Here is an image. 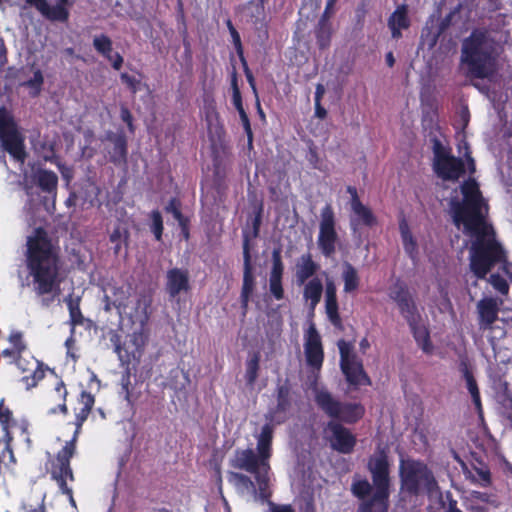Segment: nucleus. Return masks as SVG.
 Wrapping results in <instances>:
<instances>
[{
  "instance_id": "f257e3e1",
  "label": "nucleus",
  "mask_w": 512,
  "mask_h": 512,
  "mask_svg": "<svg viewBox=\"0 0 512 512\" xmlns=\"http://www.w3.org/2000/svg\"><path fill=\"white\" fill-rule=\"evenodd\" d=\"M462 200H452L450 208L453 223L463 225L464 233L472 238L469 249V267L480 280L497 265L507 262V254L498 241L496 231L487 221L488 204L475 178H468L460 185Z\"/></svg>"
},
{
  "instance_id": "f03ea898",
  "label": "nucleus",
  "mask_w": 512,
  "mask_h": 512,
  "mask_svg": "<svg viewBox=\"0 0 512 512\" xmlns=\"http://www.w3.org/2000/svg\"><path fill=\"white\" fill-rule=\"evenodd\" d=\"M27 246V267L33 277L35 293L38 296L53 294L50 299H43V304L48 306L60 294L59 255L41 228L36 231L35 237L28 240Z\"/></svg>"
},
{
  "instance_id": "7ed1b4c3",
  "label": "nucleus",
  "mask_w": 512,
  "mask_h": 512,
  "mask_svg": "<svg viewBox=\"0 0 512 512\" xmlns=\"http://www.w3.org/2000/svg\"><path fill=\"white\" fill-rule=\"evenodd\" d=\"M95 404V397L90 392L82 391L78 398V405L75 412V431L72 438L56 453L50 460L49 474L53 481L57 483L59 491L66 495L72 507L77 509L76 501L73 496V490L68 485V481L74 482L75 476L71 467V458L76 453V443L84 422L90 415Z\"/></svg>"
},
{
  "instance_id": "20e7f679",
  "label": "nucleus",
  "mask_w": 512,
  "mask_h": 512,
  "mask_svg": "<svg viewBox=\"0 0 512 512\" xmlns=\"http://www.w3.org/2000/svg\"><path fill=\"white\" fill-rule=\"evenodd\" d=\"M498 43L487 28H475L462 42L461 63L467 75L485 79L493 75L499 56Z\"/></svg>"
},
{
  "instance_id": "39448f33",
  "label": "nucleus",
  "mask_w": 512,
  "mask_h": 512,
  "mask_svg": "<svg viewBox=\"0 0 512 512\" xmlns=\"http://www.w3.org/2000/svg\"><path fill=\"white\" fill-rule=\"evenodd\" d=\"M8 341L11 347L4 349L0 355L7 360L8 364H14L23 374L21 382L27 390L36 387L45 377L48 367L29 351L26 342L23 340L22 332H11Z\"/></svg>"
},
{
  "instance_id": "423d86ee",
  "label": "nucleus",
  "mask_w": 512,
  "mask_h": 512,
  "mask_svg": "<svg viewBox=\"0 0 512 512\" xmlns=\"http://www.w3.org/2000/svg\"><path fill=\"white\" fill-rule=\"evenodd\" d=\"M367 468L375 489L372 497L361 503L358 512H388L390 471L386 452L381 450L377 455L370 457Z\"/></svg>"
},
{
  "instance_id": "0eeeda50",
  "label": "nucleus",
  "mask_w": 512,
  "mask_h": 512,
  "mask_svg": "<svg viewBox=\"0 0 512 512\" xmlns=\"http://www.w3.org/2000/svg\"><path fill=\"white\" fill-rule=\"evenodd\" d=\"M0 470H12L17 463L12 442L14 440V430L19 431L21 440L28 446L31 445L29 433V423L27 420L18 421L14 418L12 410L5 405V399L0 400Z\"/></svg>"
},
{
  "instance_id": "6e6552de",
  "label": "nucleus",
  "mask_w": 512,
  "mask_h": 512,
  "mask_svg": "<svg viewBox=\"0 0 512 512\" xmlns=\"http://www.w3.org/2000/svg\"><path fill=\"white\" fill-rule=\"evenodd\" d=\"M400 489L410 496L426 494L429 497L439 492V485L428 466L416 460H408L400 466Z\"/></svg>"
},
{
  "instance_id": "1a4fd4ad",
  "label": "nucleus",
  "mask_w": 512,
  "mask_h": 512,
  "mask_svg": "<svg viewBox=\"0 0 512 512\" xmlns=\"http://www.w3.org/2000/svg\"><path fill=\"white\" fill-rule=\"evenodd\" d=\"M230 465L235 469L252 474L260 488L261 498H271L272 491L269 487L270 463H265L253 449H237L234 453V457L230 460Z\"/></svg>"
},
{
  "instance_id": "9d476101",
  "label": "nucleus",
  "mask_w": 512,
  "mask_h": 512,
  "mask_svg": "<svg viewBox=\"0 0 512 512\" xmlns=\"http://www.w3.org/2000/svg\"><path fill=\"white\" fill-rule=\"evenodd\" d=\"M433 151V171L444 181H458L465 173L466 167L460 157L451 154V149L443 145L440 139H431Z\"/></svg>"
},
{
  "instance_id": "9b49d317",
  "label": "nucleus",
  "mask_w": 512,
  "mask_h": 512,
  "mask_svg": "<svg viewBox=\"0 0 512 512\" xmlns=\"http://www.w3.org/2000/svg\"><path fill=\"white\" fill-rule=\"evenodd\" d=\"M340 353V368L349 386H371L372 381L364 369L362 360L353 351L351 343L341 339L337 343Z\"/></svg>"
},
{
  "instance_id": "f8f14e48",
  "label": "nucleus",
  "mask_w": 512,
  "mask_h": 512,
  "mask_svg": "<svg viewBox=\"0 0 512 512\" xmlns=\"http://www.w3.org/2000/svg\"><path fill=\"white\" fill-rule=\"evenodd\" d=\"M0 141L3 149L13 158L21 162L25 160L24 138L18 131L13 116L5 107H0Z\"/></svg>"
},
{
  "instance_id": "ddd939ff",
  "label": "nucleus",
  "mask_w": 512,
  "mask_h": 512,
  "mask_svg": "<svg viewBox=\"0 0 512 512\" xmlns=\"http://www.w3.org/2000/svg\"><path fill=\"white\" fill-rule=\"evenodd\" d=\"M0 141L3 149L13 158L21 162L25 160L24 138L18 131L13 116L5 107H0Z\"/></svg>"
},
{
  "instance_id": "4468645a",
  "label": "nucleus",
  "mask_w": 512,
  "mask_h": 512,
  "mask_svg": "<svg viewBox=\"0 0 512 512\" xmlns=\"http://www.w3.org/2000/svg\"><path fill=\"white\" fill-rule=\"evenodd\" d=\"M338 233L336 231V217L331 204H326L320 213L319 233L317 244L325 257H331L336 252Z\"/></svg>"
},
{
  "instance_id": "2eb2a0df",
  "label": "nucleus",
  "mask_w": 512,
  "mask_h": 512,
  "mask_svg": "<svg viewBox=\"0 0 512 512\" xmlns=\"http://www.w3.org/2000/svg\"><path fill=\"white\" fill-rule=\"evenodd\" d=\"M304 340L306 364L314 371L319 372L324 362V349L321 336L313 323L305 332Z\"/></svg>"
},
{
  "instance_id": "dca6fc26",
  "label": "nucleus",
  "mask_w": 512,
  "mask_h": 512,
  "mask_svg": "<svg viewBox=\"0 0 512 512\" xmlns=\"http://www.w3.org/2000/svg\"><path fill=\"white\" fill-rule=\"evenodd\" d=\"M327 430L331 433L330 444L331 447L342 454H350L353 452L357 439L356 436L341 423L329 421Z\"/></svg>"
},
{
  "instance_id": "f3484780",
  "label": "nucleus",
  "mask_w": 512,
  "mask_h": 512,
  "mask_svg": "<svg viewBox=\"0 0 512 512\" xmlns=\"http://www.w3.org/2000/svg\"><path fill=\"white\" fill-rule=\"evenodd\" d=\"M243 259H244V271H243V284L240 294L241 307L245 311L248 307L250 297L254 291L255 278L253 275V269L251 264L250 254V239L249 236L244 232L243 235Z\"/></svg>"
},
{
  "instance_id": "a211bd4d",
  "label": "nucleus",
  "mask_w": 512,
  "mask_h": 512,
  "mask_svg": "<svg viewBox=\"0 0 512 512\" xmlns=\"http://www.w3.org/2000/svg\"><path fill=\"white\" fill-rule=\"evenodd\" d=\"M284 264L282 261L281 248H274L272 251V268L269 276V291L276 300L284 298L282 278Z\"/></svg>"
},
{
  "instance_id": "6ab92c4d",
  "label": "nucleus",
  "mask_w": 512,
  "mask_h": 512,
  "mask_svg": "<svg viewBox=\"0 0 512 512\" xmlns=\"http://www.w3.org/2000/svg\"><path fill=\"white\" fill-rule=\"evenodd\" d=\"M478 321L480 329H491L498 319L499 307L496 299L487 297L477 303Z\"/></svg>"
},
{
  "instance_id": "aec40b11",
  "label": "nucleus",
  "mask_w": 512,
  "mask_h": 512,
  "mask_svg": "<svg viewBox=\"0 0 512 512\" xmlns=\"http://www.w3.org/2000/svg\"><path fill=\"white\" fill-rule=\"evenodd\" d=\"M351 211L349 225L353 233H356L362 226L371 228L377 224V218L372 210L362 202L351 206Z\"/></svg>"
},
{
  "instance_id": "412c9836",
  "label": "nucleus",
  "mask_w": 512,
  "mask_h": 512,
  "mask_svg": "<svg viewBox=\"0 0 512 512\" xmlns=\"http://www.w3.org/2000/svg\"><path fill=\"white\" fill-rule=\"evenodd\" d=\"M276 400L277 404L272 410V414L276 419L277 423H282L286 420V413L291 408V386L288 380H285L283 384L277 386L276 389Z\"/></svg>"
},
{
  "instance_id": "4be33fe9",
  "label": "nucleus",
  "mask_w": 512,
  "mask_h": 512,
  "mask_svg": "<svg viewBox=\"0 0 512 512\" xmlns=\"http://www.w3.org/2000/svg\"><path fill=\"white\" fill-rule=\"evenodd\" d=\"M227 479L231 483L239 494L250 492L255 500H260L262 503L269 501V499H262L260 496V488L255 485L251 478L243 473L229 471Z\"/></svg>"
},
{
  "instance_id": "5701e85b",
  "label": "nucleus",
  "mask_w": 512,
  "mask_h": 512,
  "mask_svg": "<svg viewBox=\"0 0 512 512\" xmlns=\"http://www.w3.org/2000/svg\"><path fill=\"white\" fill-rule=\"evenodd\" d=\"M189 288V275L187 271L172 268L167 272L166 290L170 298H175L181 291H188Z\"/></svg>"
},
{
  "instance_id": "b1692460",
  "label": "nucleus",
  "mask_w": 512,
  "mask_h": 512,
  "mask_svg": "<svg viewBox=\"0 0 512 512\" xmlns=\"http://www.w3.org/2000/svg\"><path fill=\"white\" fill-rule=\"evenodd\" d=\"M417 346L427 355L433 353L434 346L431 341L430 331L421 320L408 324Z\"/></svg>"
},
{
  "instance_id": "393cba45",
  "label": "nucleus",
  "mask_w": 512,
  "mask_h": 512,
  "mask_svg": "<svg viewBox=\"0 0 512 512\" xmlns=\"http://www.w3.org/2000/svg\"><path fill=\"white\" fill-rule=\"evenodd\" d=\"M107 139L113 143L109 152L110 161L115 165L125 164L128 154L126 136L123 133H109Z\"/></svg>"
},
{
  "instance_id": "a878e982",
  "label": "nucleus",
  "mask_w": 512,
  "mask_h": 512,
  "mask_svg": "<svg viewBox=\"0 0 512 512\" xmlns=\"http://www.w3.org/2000/svg\"><path fill=\"white\" fill-rule=\"evenodd\" d=\"M315 403L327 416L336 419L340 413L341 403L327 390H318L315 393Z\"/></svg>"
},
{
  "instance_id": "bb28decb",
  "label": "nucleus",
  "mask_w": 512,
  "mask_h": 512,
  "mask_svg": "<svg viewBox=\"0 0 512 512\" xmlns=\"http://www.w3.org/2000/svg\"><path fill=\"white\" fill-rule=\"evenodd\" d=\"M460 371L463 375V378L466 381V387H467L468 392L471 395L472 402L475 406V409L479 415H482L483 408H482L480 391L478 388L477 381L473 375V372L469 368V365L467 364V362L462 361L460 363Z\"/></svg>"
},
{
  "instance_id": "cd10ccee",
  "label": "nucleus",
  "mask_w": 512,
  "mask_h": 512,
  "mask_svg": "<svg viewBox=\"0 0 512 512\" xmlns=\"http://www.w3.org/2000/svg\"><path fill=\"white\" fill-rule=\"evenodd\" d=\"M273 427L270 424L263 425L257 438V454L265 463H269L272 456Z\"/></svg>"
},
{
  "instance_id": "c85d7f7f",
  "label": "nucleus",
  "mask_w": 512,
  "mask_h": 512,
  "mask_svg": "<svg viewBox=\"0 0 512 512\" xmlns=\"http://www.w3.org/2000/svg\"><path fill=\"white\" fill-rule=\"evenodd\" d=\"M365 414V408L360 403H341L340 413L337 420L347 424L358 422Z\"/></svg>"
},
{
  "instance_id": "c756f323",
  "label": "nucleus",
  "mask_w": 512,
  "mask_h": 512,
  "mask_svg": "<svg viewBox=\"0 0 512 512\" xmlns=\"http://www.w3.org/2000/svg\"><path fill=\"white\" fill-rule=\"evenodd\" d=\"M45 19L51 22H67L70 16L66 5L57 2L51 6L48 1L38 11Z\"/></svg>"
},
{
  "instance_id": "7c9ffc66",
  "label": "nucleus",
  "mask_w": 512,
  "mask_h": 512,
  "mask_svg": "<svg viewBox=\"0 0 512 512\" xmlns=\"http://www.w3.org/2000/svg\"><path fill=\"white\" fill-rule=\"evenodd\" d=\"M319 269V265L314 262L310 253L303 254L297 264L296 278L299 284L305 283Z\"/></svg>"
},
{
  "instance_id": "2f4dec72",
  "label": "nucleus",
  "mask_w": 512,
  "mask_h": 512,
  "mask_svg": "<svg viewBox=\"0 0 512 512\" xmlns=\"http://www.w3.org/2000/svg\"><path fill=\"white\" fill-rule=\"evenodd\" d=\"M323 293V284L318 277L310 279L304 286L303 297L309 301L310 308L313 310L321 300Z\"/></svg>"
},
{
  "instance_id": "473e14b6",
  "label": "nucleus",
  "mask_w": 512,
  "mask_h": 512,
  "mask_svg": "<svg viewBox=\"0 0 512 512\" xmlns=\"http://www.w3.org/2000/svg\"><path fill=\"white\" fill-rule=\"evenodd\" d=\"M468 473L472 482H475L482 487H488L492 483L490 469L488 465L482 461H477L476 464H472V468Z\"/></svg>"
},
{
  "instance_id": "72a5a7b5",
  "label": "nucleus",
  "mask_w": 512,
  "mask_h": 512,
  "mask_svg": "<svg viewBox=\"0 0 512 512\" xmlns=\"http://www.w3.org/2000/svg\"><path fill=\"white\" fill-rule=\"evenodd\" d=\"M342 279L344 282L343 291L345 293L355 292L360 285V278L356 268L349 262H344Z\"/></svg>"
},
{
  "instance_id": "f704fd0d",
  "label": "nucleus",
  "mask_w": 512,
  "mask_h": 512,
  "mask_svg": "<svg viewBox=\"0 0 512 512\" xmlns=\"http://www.w3.org/2000/svg\"><path fill=\"white\" fill-rule=\"evenodd\" d=\"M387 25L402 28L404 30L410 27L411 21L408 16V8L405 4L398 6L394 10L388 18Z\"/></svg>"
},
{
  "instance_id": "c9c22d12",
  "label": "nucleus",
  "mask_w": 512,
  "mask_h": 512,
  "mask_svg": "<svg viewBox=\"0 0 512 512\" xmlns=\"http://www.w3.org/2000/svg\"><path fill=\"white\" fill-rule=\"evenodd\" d=\"M37 184L43 192L52 193L57 189L58 177L51 170H40L37 175Z\"/></svg>"
},
{
  "instance_id": "e433bc0d",
  "label": "nucleus",
  "mask_w": 512,
  "mask_h": 512,
  "mask_svg": "<svg viewBox=\"0 0 512 512\" xmlns=\"http://www.w3.org/2000/svg\"><path fill=\"white\" fill-rule=\"evenodd\" d=\"M266 3L267 1L265 0H250L247 3L246 9L248 10V16L250 17L251 22L254 25H258L259 23H262L265 20Z\"/></svg>"
},
{
  "instance_id": "4c0bfd02",
  "label": "nucleus",
  "mask_w": 512,
  "mask_h": 512,
  "mask_svg": "<svg viewBox=\"0 0 512 512\" xmlns=\"http://www.w3.org/2000/svg\"><path fill=\"white\" fill-rule=\"evenodd\" d=\"M401 315L405 318L407 324L413 323L416 320H421V315L417 309L415 301L411 296L397 304Z\"/></svg>"
},
{
  "instance_id": "58836bf2",
  "label": "nucleus",
  "mask_w": 512,
  "mask_h": 512,
  "mask_svg": "<svg viewBox=\"0 0 512 512\" xmlns=\"http://www.w3.org/2000/svg\"><path fill=\"white\" fill-rule=\"evenodd\" d=\"M65 301L69 310L71 326L74 328L76 326L82 325L84 322V316L80 309V298H73L72 295H69Z\"/></svg>"
},
{
  "instance_id": "ea45409f",
  "label": "nucleus",
  "mask_w": 512,
  "mask_h": 512,
  "mask_svg": "<svg viewBox=\"0 0 512 512\" xmlns=\"http://www.w3.org/2000/svg\"><path fill=\"white\" fill-rule=\"evenodd\" d=\"M316 43L319 49L324 50L330 46L332 38V25L331 23L318 22L315 29Z\"/></svg>"
},
{
  "instance_id": "a19ab883",
  "label": "nucleus",
  "mask_w": 512,
  "mask_h": 512,
  "mask_svg": "<svg viewBox=\"0 0 512 512\" xmlns=\"http://www.w3.org/2000/svg\"><path fill=\"white\" fill-rule=\"evenodd\" d=\"M230 35H231L232 43L234 45L236 53L239 56L243 65L245 66L246 77H247L252 89L254 90V92H256L254 77H253L252 73L249 71L247 64H246L245 57H244V50H243L240 34L236 29H233V31L230 32Z\"/></svg>"
},
{
  "instance_id": "79ce46f5",
  "label": "nucleus",
  "mask_w": 512,
  "mask_h": 512,
  "mask_svg": "<svg viewBox=\"0 0 512 512\" xmlns=\"http://www.w3.org/2000/svg\"><path fill=\"white\" fill-rule=\"evenodd\" d=\"M149 229L151 233L154 235L156 241H162L163 231H164V223L163 216L158 209L152 210L149 215Z\"/></svg>"
},
{
  "instance_id": "37998d69",
  "label": "nucleus",
  "mask_w": 512,
  "mask_h": 512,
  "mask_svg": "<svg viewBox=\"0 0 512 512\" xmlns=\"http://www.w3.org/2000/svg\"><path fill=\"white\" fill-rule=\"evenodd\" d=\"M93 47L105 59L112 60L113 43L110 37L105 34L95 36L93 39Z\"/></svg>"
},
{
  "instance_id": "c03bdc74",
  "label": "nucleus",
  "mask_w": 512,
  "mask_h": 512,
  "mask_svg": "<svg viewBox=\"0 0 512 512\" xmlns=\"http://www.w3.org/2000/svg\"><path fill=\"white\" fill-rule=\"evenodd\" d=\"M260 358V353L254 352L246 361L245 379L249 385H253L258 377Z\"/></svg>"
},
{
  "instance_id": "a18cd8bd",
  "label": "nucleus",
  "mask_w": 512,
  "mask_h": 512,
  "mask_svg": "<svg viewBox=\"0 0 512 512\" xmlns=\"http://www.w3.org/2000/svg\"><path fill=\"white\" fill-rule=\"evenodd\" d=\"M325 312L331 324L338 329L342 328V319L339 314L337 299H325Z\"/></svg>"
},
{
  "instance_id": "49530a36",
  "label": "nucleus",
  "mask_w": 512,
  "mask_h": 512,
  "mask_svg": "<svg viewBox=\"0 0 512 512\" xmlns=\"http://www.w3.org/2000/svg\"><path fill=\"white\" fill-rule=\"evenodd\" d=\"M213 117L218 122L219 115L215 110L206 114L208 136L211 141H214V137H217L218 140L221 141L225 131L223 126L219 123L216 125L213 124Z\"/></svg>"
},
{
  "instance_id": "de8ad7c7",
  "label": "nucleus",
  "mask_w": 512,
  "mask_h": 512,
  "mask_svg": "<svg viewBox=\"0 0 512 512\" xmlns=\"http://www.w3.org/2000/svg\"><path fill=\"white\" fill-rule=\"evenodd\" d=\"M54 392L57 394V397H58V399L61 402L58 404L57 407L52 408L50 413L55 414L57 412H60V413H62L64 415H67L68 414V407H67V404H66V398H67L68 392H67L66 385L63 382V380L60 379L56 383L55 388H54Z\"/></svg>"
},
{
  "instance_id": "09e8293b",
  "label": "nucleus",
  "mask_w": 512,
  "mask_h": 512,
  "mask_svg": "<svg viewBox=\"0 0 512 512\" xmlns=\"http://www.w3.org/2000/svg\"><path fill=\"white\" fill-rule=\"evenodd\" d=\"M129 233L127 229L117 225L114 227L113 231L109 235V241L114 244L113 252L115 255H118L122 249V242H126L128 239Z\"/></svg>"
},
{
  "instance_id": "8fccbe9b",
  "label": "nucleus",
  "mask_w": 512,
  "mask_h": 512,
  "mask_svg": "<svg viewBox=\"0 0 512 512\" xmlns=\"http://www.w3.org/2000/svg\"><path fill=\"white\" fill-rule=\"evenodd\" d=\"M352 494L360 500H365L372 492V485L367 479L354 480L351 485Z\"/></svg>"
},
{
  "instance_id": "3c124183",
  "label": "nucleus",
  "mask_w": 512,
  "mask_h": 512,
  "mask_svg": "<svg viewBox=\"0 0 512 512\" xmlns=\"http://www.w3.org/2000/svg\"><path fill=\"white\" fill-rule=\"evenodd\" d=\"M390 298L399 304L403 302V300L410 298L412 295L409 292V289L406 284L397 281L390 289L389 293Z\"/></svg>"
},
{
  "instance_id": "603ef678",
  "label": "nucleus",
  "mask_w": 512,
  "mask_h": 512,
  "mask_svg": "<svg viewBox=\"0 0 512 512\" xmlns=\"http://www.w3.org/2000/svg\"><path fill=\"white\" fill-rule=\"evenodd\" d=\"M436 493L440 495V505L444 508V512H463L458 508V502L450 491H446L444 496L440 491Z\"/></svg>"
},
{
  "instance_id": "864d4df0",
  "label": "nucleus",
  "mask_w": 512,
  "mask_h": 512,
  "mask_svg": "<svg viewBox=\"0 0 512 512\" xmlns=\"http://www.w3.org/2000/svg\"><path fill=\"white\" fill-rule=\"evenodd\" d=\"M113 295L117 296L118 294H121V297L116 298L114 301L110 302L109 296H105V310L109 311L111 309V305H113L115 308H121L126 306V301L128 299V296L125 295V292L122 287H114L113 289Z\"/></svg>"
},
{
  "instance_id": "5fc2aeb1",
  "label": "nucleus",
  "mask_w": 512,
  "mask_h": 512,
  "mask_svg": "<svg viewBox=\"0 0 512 512\" xmlns=\"http://www.w3.org/2000/svg\"><path fill=\"white\" fill-rule=\"evenodd\" d=\"M488 282L492 287L502 295H507L509 292V284L504 277L498 273L491 274L488 278Z\"/></svg>"
},
{
  "instance_id": "6e6d98bb",
  "label": "nucleus",
  "mask_w": 512,
  "mask_h": 512,
  "mask_svg": "<svg viewBox=\"0 0 512 512\" xmlns=\"http://www.w3.org/2000/svg\"><path fill=\"white\" fill-rule=\"evenodd\" d=\"M166 213L172 214L174 219L177 221L185 215L182 213V203L177 197H172L167 205L164 207Z\"/></svg>"
},
{
  "instance_id": "4d7b16f0",
  "label": "nucleus",
  "mask_w": 512,
  "mask_h": 512,
  "mask_svg": "<svg viewBox=\"0 0 512 512\" xmlns=\"http://www.w3.org/2000/svg\"><path fill=\"white\" fill-rule=\"evenodd\" d=\"M120 79L123 84L129 89L132 94H136L140 90L141 80L124 72L120 74Z\"/></svg>"
},
{
  "instance_id": "13d9d810",
  "label": "nucleus",
  "mask_w": 512,
  "mask_h": 512,
  "mask_svg": "<svg viewBox=\"0 0 512 512\" xmlns=\"http://www.w3.org/2000/svg\"><path fill=\"white\" fill-rule=\"evenodd\" d=\"M399 231L403 244L415 241L410 230L409 224L404 216H402L401 219L399 220Z\"/></svg>"
},
{
  "instance_id": "bf43d9fd",
  "label": "nucleus",
  "mask_w": 512,
  "mask_h": 512,
  "mask_svg": "<svg viewBox=\"0 0 512 512\" xmlns=\"http://www.w3.org/2000/svg\"><path fill=\"white\" fill-rule=\"evenodd\" d=\"M399 231L403 244L415 241L410 230L409 224L404 216H402L401 219L399 220Z\"/></svg>"
},
{
  "instance_id": "052dcab7",
  "label": "nucleus",
  "mask_w": 512,
  "mask_h": 512,
  "mask_svg": "<svg viewBox=\"0 0 512 512\" xmlns=\"http://www.w3.org/2000/svg\"><path fill=\"white\" fill-rule=\"evenodd\" d=\"M110 340L114 345V351H115V353H117L120 361L129 362V355L126 351H124V349L122 347L120 336L118 334H114L110 338Z\"/></svg>"
},
{
  "instance_id": "680f3d73",
  "label": "nucleus",
  "mask_w": 512,
  "mask_h": 512,
  "mask_svg": "<svg viewBox=\"0 0 512 512\" xmlns=\"http://www.w3.org/2000/svg\"><path fill=\"white\" fill-rule=\"evenodd\" d=\"M120 118L124 123L127 124L129 132L134 133L135 126L133 123V116H132V113L130 112V110L128 109V107L125 105H121V107H120Z\"/></svg>"
},
{
  "instance_id": "e2e57ef3",
  "label": "nucleus",
  "mask_w": 512,
  "mask_h": 512,
  "mask_svg": "<svg viewBox=\"0 0 512 512\" xmlns=\"http://www.w3.org/2000/svg\"><path fill=\"white\" fill-rule=\"evenodd\" d=\"M232 88H233L232 102H233V105H234L235 109L238 112L242 111V110H245L244 107H243L242 96H241L240 90L238 88L237 80H236L235 77H234V79L232 81Z\"/></svg>"
},
{
  "instance_id": "0e129e2a",
  "label": "nucleus",
  "mask_w": 512,
  "mask_h": 512,
  "mask_svg": "<svg viewBox=\"0 0 512 512\" xmlns=\"http://www.w3.org/2000/svg\"><path fill=\"white\" fill-rule=\"evenodd\" d=\"M263 204L260 203L255 212V217L252 221V237L256 238L260 232V226L262 222Z\"/></svg>"
},
{
  "instance_id": "69168bd1",
  "label": "nucleus",
  "mask_w": 512,
  "mask_h": 512,
  "mask_svg": "<svg viewBox=\"0 0 512 512\" xmlns=\"http://www.w3.org/2000/svg\"><path fill=\"white\" fill-rule=\"evenodd\" d=\"M178 222V225L181 229V234L183 236V238L185 240H188L189 237H190V231H189V225H190V220L187 216L177 220Z\"/></svg>"
},
{
  "instance_id": "338daca9",
  "label": "nucleus",
  "mask_w": 512,
  "mask_h": 512,
  "mask_svg": "<svg viewBox=\"0 0 512 512\" xmlns=\"http://www.w3.org/2000/svg\"><path fill=\"white\" fill-rule=\"evenodd\" d=\"M122 390L125 393V399L129 401L130 399V372L126 371L121 378Z\"/></svg>"
},
{
  "instance_id": "774afa93",
  "label": "nucleus",
  "mask_w": 512,
  "mask_h": 512,
  "mask_svg": "<svg viewBox=\"0 0 512 512\" xmlns=\"http://www.w3.org/2000/svg\"><path fill=\"white\" fill-rule=\"evenodd\" d=\"M325 299H337L336 285L332 280L326 282Z\"/></svg>"
}]
</instances>
